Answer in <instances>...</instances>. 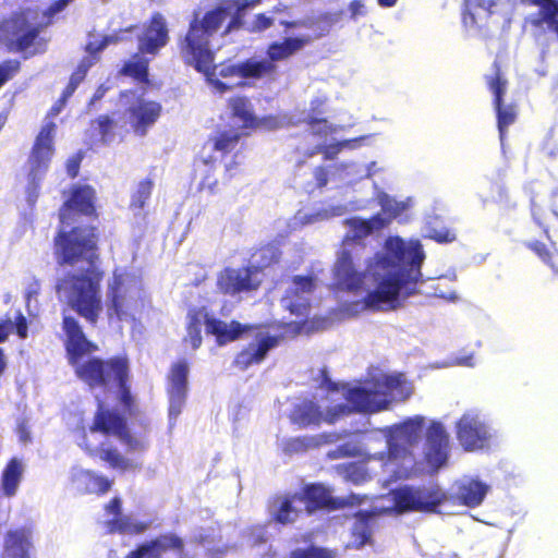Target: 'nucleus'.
Returning <instances> with one entry per match:
<instances>
[{
    "mask_svg": "<svg viewBox=\"0 0 558 558\" xmlns=\"http://www.w3.org/2000/svg\"><path fill=\"white\" fill-rule=\"evenodd\" d=\"M28 536L24 531L9 532L5 538L4 558H29Z\"/></svg>",
    "mask_w": 558,
    "mask_h": 558,
    "instance_id": "obj_37",
    "label": "nucleus"
},
{
    "mask_svg": "<svg viewBox=\"0 0 558 558\" xmlns=\"http://www.w3.org/2000/svg\"><path fill=\"white\" fill-rule=\"evenodd\" d=\"M208 312L205 307L192 310L187 315V333L184 338L185 343H189L193 350L202 344V327L207 328Z\"/></svg>",
    "mask_w": 558,
    "mask_h": 558,
    "instance_id": "obj_33",
    "label": "nucleus"
},
{
    "mask_svg": "<svg viewBox=\"0 0 558 558\" xmlns=\"http://www.w3.org/2000/svg\"><path fill=\"white\" fill-rule=\"evenodd\" d=\"M349 412L344 404L325 407L311 400H303L295 404L291 420L300 426L318 425L322 422L332 424Z\"/></svg>",
    "mask_w": 558,
    "mask_h": 558,
    "instance_id": "obj_12",
    "label": "nucleus"
},
{
    "mask_svg": "<svg viewBox=\"0 0 558 558\" xmlns=\"http://www.w3.org/2000/svg\"><path fill=\"white\" fill-rule=\"evenodd\" d=\"M435 294L439 298L449 300V301H456L458 299L457 294L454 292L445 293L442 291L435 292Z\"/></svg>",
    "mask_w": 558,
    "mask_h": 558,
    "instance_id": "obj_61",
    "label": "nucleus"
},
{
    "mask_svg": "<svg viewBox=\"0 0 558 558\" xmlns=\"http://www.w3.org/2000/svg\"><path fill=\"white\" fill-rule=\"evenodd\" d=\"M291 120L287 116H267L264 118L257 117V123L253 129H262L266 131H274L291 124Z\"/></svg>",
    "mask_w": 558,
    "mask_h": 558,
    "instance_id": "obj_45",
    "label": "nucleus"
},
{
    "mask_svg": "<svg viewBox=\"0 0 558 558\" xmlns=\"http://www.w3.org/2000/svg\"><path fill=\"white\" fill-rule=\"evenodd\" d=\"M364 500V498H360L357 495H351L349 498H348V504L353 506L355 504H361L362 501Z\"/></svg>",
    "mask_w": 558,
    "mask_h": 558,
    "instance_id": "obj_63",
    "label": "nucleus"
},
{
    "mask_svg": "<svg viewBox=\"0 0 558 558\" xmlns=\"http://www.w3.org/2000/svg\"><path fill=\"white\" fill-rule=\"evenodd\" d=\"M487 492L488 486L485 483L474 478H464L458 484L457 496L463 505L475 507L482 504Z\"/></svg>",
    "mask_w": 558,
    "mask_h": 558,
    "instance_id": "obj_30",
    "label": "nucleus"
},
{
    "mask_svg": "<svg viewBox=\"0 0 558 558\" xmlns=\"http://www.w3.org/2000/svg\"><path fill=\"white\" fill-rule=\"evenodd\" d=\"M350 11L353 17L364 14V3L361 0H354L350 4Z\"/></svg>",
    "mask_w": 558,
    "mask_h": 558,
    "instance_id": "obj_55",
    "label": "nucleus"
},
{
    "mask_svg": "<svg viewBox=\"0 0 558 558\" xmlns=\"http://www.w3.org/2000/svg\"><path fill=\"white\" fill-rule=\"evenodd\" d=\"M304 505V498L298 493L279 495L269 504V515L277 523L292 524L305 510Z\"/></svg>",
    "mask_w": 558,
    "mask_h": 558,
    "instance_id": "obj_18",
    "label": "nucleus"
},
{
    "mask_svg": "<svg viewBox=\"0 0 558 558\" xmlns=\"http://www.w3.org/2000/svg\"><path fill=\"white\" fill-rule=\"evenodd\" d=\"M95 191L81 186L73 191L71 198L60 211L62 229L54 239V255L59 265L76 266L86 264V268L64 276L57 290L62 300L87 322L95 324L102 311L100 283L104 272L95 265L96 235L93 228L77 227L65 231L75 213L90 215L94 211Z\"/></svg>",
    "mask_w": 558,
    "mask_h": 558,
    "instance_id": "obj_3",
    "label": "nucleus"
},
{
    "mask_svg": "<svg viewBox=\"0 0 558 558\" xmlns=\"http://www.w3.org/2000/svg\"><path fill=\"white\" fill-rule=\"evenodd\" d=\"M338 21V16H326V22H324L326 25L322 28L319 33L315 35V37H319L323 35V33L328 32L329 27L332 23Z\"/></svg>",
    "mask_w": 558,
    "mask_h": 558,
    "instance_id": "obj_57",
    "label": "nucleus"
},
{
    "mask_svg": "<svg viewBox=\"0 0 558 558\" xmlns=\"http://www.w3.org/2000/svg\"><path fill=\"white\" fill-rule=\"evenodd\" d=\"M242 134L235 129L217 130L205 142L201 157L205 163L217 159V154L225 155L232 151L238 145Z\"/></svg>",
    "mask_w": 558,
    "mask_h": 558,
    "instance_id": "obj_20",
    "label": "nucleus"
},
{
    "mask_svg": "<svg viewBox=\"0 0 558 558\" xmlns=\"http://www.w3.org/2000/svg\"><path fill=\"white\" fill-rule=\"evenodd\" d=\"M426 236H428L429 239H434L438 242H451L456 238L453 233L446 229H430L427 231Z\"/></svg>",
    "mask_w": 558,
    "mask_h": 558,
    "instance_id": "obj_50",
    "label": "nucleus"
},
{
    "mask_svg": "<svg viewBox=\"0 0 558 558\" xmlns=\"http://www.w3.org/2000/svg\"><path fill=\"white\" fill-rule=\"evenodd\" d=\"M62 329L65 333V348L69 361H76L82 354L97 350V345L88 341L78 322L71 315H63Z\"/></svg>",
    "mask_w": 558,
    "mask_h": 558,
    "instance_id": "obj_19",
    "label": "nucleus"
},
{
    "mask_svg": "<svg viewBox=\"0 0 558 558\" xmlns=\"http://www.w3.org/2000/svg\"><path fill=\"white\" fill-rule=\"evenodd\" d=\"M374 522L368 510H361L355 515L349 545L361 548L372 542Z\"/></svg>",
    "mask_w": 558,
    "mask_h": 558,
    "instance_id": "obj_32",
    "label": "nucleus"
},
{
    "mask_svg": "<svg viewBox=\"0 0 558 558\" xmlns=\"http://www.w3.org/2000/svg\"><path fill=\"white\" fill-rule=\"evenodd\" d=\"M345 213V206H329L316 209H301L289 221V231L298 230L304 226L314 225L328 220L332 217L341 216Z\"/></svg>",
    "mask_w": 558,
    "mask_h": 558,
    "instance_id": "obj_26",
    "label": "nucleus"
},
{
    "mask_svg": "<svg viewBox=\"0 0 558 558\" xmlns=\"http://www.w3.org/2000/svg\"><path fill=\"white\" fill-rule=\"evenodd\" d=\"M111 40V38L106 37L101 40L100 44L88 43L86 46V50L89 56L83 59L77 70L72 74L70 83L64 90L63 98L71 96L75 90L76 86L83 81L87 70L97 61L96 52L100 51Z\"/></svg>",
    "mask_w": 558,
    "mask_h": 558,
    "instance_id": "obj_29",
    "label": "nucleus"
},
{
    "mask_svg": "<svg viewBox=\"0 0 558 558\" xmlns=\"http://www.w3.org/2000/svg\"><path fill=\"white\" fill-rule=\"evenodd\" d=\"M20 68V63L15 60L7 61L0 65V86L10 80Z\"/></svg>",
    "mask_w": 558,
    "mask_h": 558,
    "instance_id": "obj_49",
    "label": "nucleus"
},
{
    "mask_svg": "<svg viewBox=\"0 0 558 558\" xmlns=\"http://www.w3.org/2000/svg\"><path fill=\"white\" fill-rule=\"evenodd\" d=\"M78 171V162L76 160H70L68 162V172L69 174L74 178L77 174Z\"/></svg>",
    "mask_w": 558,
    "mask_h": 558,
    "instance_id": "obj_60",
    "label": "nucleus"
},
{
    "mask_svg": "<svg viewBox=\"0 0 558 558\" xmlns=\"http://www.w3.org/2000/svg\"><path fill=\"white\" fill-rule=\"evenodd\" d=\"M311 558H337V550L329 549L326 547L312 546L308 548Z\"/></svg>",
    "mask_w": 558,
    "mask_h": 558,
    "instance_id": "obj_51",
    "label": "nucleus"
},
{
    "mask_svg": "<svg viewBox=\"0 0 558 558\" xmlns=\"http://www.w3.org/2000/svg\"><path fill=\"white\" fill-rule=\"evenodd\" d=\"M153 190L151 181L145 180L138 183L134 194L132 195L131 207L142 209L147 199L150 197Z\"/></svg>",
    "mask_w": 558,
    "mask_h": 558,
    "instance_id": "obj_44",
    "label": "nucleus"
},
{
    "mask_svg": "<svg viewBox=\"0 0 558 558\" xmlns=\"http://www.w3.org/2000/svg\"><path fill=\"white\" fill-rule=\"evenodd\" d=\"M262 0H228L221 8L205 14L202 20H195L181 46V53L186 63L203 72L213 88L225 93L234 87L245 85L247 78H262L275 71L272 61L283 60L301 50L312 40L311 36L287 38L283 43L272 44L268 49L270 60L248 59L234 64L214 66L211 40L218 29L227 22L225 33L240 24L242 11L254 8Z\"/></svg>",
    "mask_w": 558,
    "mask_h": 558,
    "instance_id": "obj_2",
    "label": "nucleus"
},
{
    "mask_svg": "<svg viewBox=\"0 0 558 558\" xmlns=\"http://www.w3.org/2000/svg\"><path fill=\"white\" fill-rule=\"evenodd\" d=\"M299 494L304 498V509L308 513L314 512L316 509L327 507L332 502L330 489L322 484L306 486Z\"/></svg>",
    "mask_w": 558,
    "mask_h": 558,
    "instance_id": "obj_34",
    "label": "nucleus"
},
{
    "mask_svg": "<svg viewBox=\"0 0 558 558\" xmlns=\"http://www.w3.org/2000/svg\"><path fill=\"white\" fill-rule=\"evenodd\" d=\"M281 24L286 25V26H289V27H307V23L306 22H292V23H288V22H284L282 21Z\"/></svg>",
    "mask_w": 558,
    "mask_h": 558,
    "instance_id": "obj_62",
    "label": "nucleus"
},
{
    "mask_svg": "<svg viewBox=\"0 0 558 558\" xmlns=\"http://www.w3.org/2000/svg\"><path fill=\"white\" fill-rule=\"evenodd\" d=\"M448 365L449 366L458 365V366L473 367L474 359H473V355L461 356V357H457L452 363H450Z\"/></svg>",
    "mask_w": 558,
    "mask_h": 558,
    "instance_id": "obj_53",
    "label": "nucleus"
},
{
    "mask_svg": "<svg viewBox=\"0 0 558 558\" xmlns=\"http://www.w3.org/2000/svg\"><path fill=\"white\" fill-rule=\"evenodd\" d=\"M315 288L312 277L295 276L282 298V306L296 316H306L308 312V295Z\"/></svg>",
    "mask_w": 558,
    "mask_h": 558,
    "instance_id": "obj_16",
    "label": "nucleus"
},
{
    "mask_svg": "<svg viewBox=\"0 0 558 558\" xmlns=\"http://www.w3.org/2000/svg\"><path fill=\"white\" fill-rule=\"evenodd\" d=\"M147 304L143 280L134 270L117 267L107 280L106 307L109 318L135 320Z\"/></svg>",
    "mask_w": 558,
    "mask_h": 558,
    "instance_id": "obj_7",
    "label": "nucleus"
},
{
    "mask_svg": "<svg viewBox=\"0 0 558 558\" xmlns=\"http://www.w3.org/2000/svg\"><path fill=\"white\" fill-rule=\"evenodd\" d=\"M147 65L148 61L145 58L135 56L124 65L123 73L143 82L147 76Z\"/></svg>",
    "mask_w": 558,
    "mask_h": 558,
    "instance_id": "obj_42",
    "label": "nucleus"
},
{
    "mask_svg": "<svg viewBox=\"0 0 558 558\" xmlns=\"http://www.w3.org/2000/svg\"><path fill=\"white\" fill-rule=\"evenodd\" d=\"M70 483L78 493L102 495L110 490L112 481L94 471L73 466L70 470Z\"/></svg>",
    "mask_w": 558,
    "mask_h": 558,
    "instance_id": "obj_24",
    "label": "nucleus"
},
{
    "mask_svg": "<svg viewBox=\"0 0 558 558\" xmlns=\"http://www.w3.org/2000/svg\"><path fill=\"white\" fill-rule=\"evenodd\" d=\"M457 437L465 450L473 451L484 448L490 434L480 415L468 411L457 422Z\"/></svg>",
    "mask_w": 558,
    "mask_h": 558,
    "instance_id": "obj_14",
    "label": "nucleus"
},
{
    "mask_svg": "<svg viewBox=\"0 0 558 558\" xmlns=\"http://www.w3.org/2000/svg\"><path fill=\"white\" fill-rule=\"evenodd\" d=\"M257 268H227L217 278V287L227 294H236L257 289L260 283Z\"/></svg>",
    "mask_w": 558,
    "mask_h": 558,
    "instance_id": "obj_15",
    "label": "nucleus"
},
{
    "mask_svg": "<svg viewBox=\"0 0 558 558\" xmlns=\"http://www.w3.org/2000/svg\"><path fill=\"white\" fill-rule=\"evenodd\" d=\"M54 131V122L48 121L43 125L36 138V143L29 158L28 184L26 187V201L29 205H34L38 198L39 183L53 153L52 140Z\"/></svg>",
    "mask_w": 558,
    "mask_h": 558,
    "instance_id": "obj_9",
    "label": "nucleus"
},
{
    "mask_svg": "<svg viewBox=\"0 0 558 558\" xmlns=\"http://www.w3.org/2000/svg\"><path fill=\"white\" fill-rule=\"evenodd\" d=\"M8 367V357L4 350L0 348V376L5 372Z\"/></svg>",
    "mask_w": 558,
    "mask_h": 558,
    "instance_id": "obj_59",
    "label": "nucleus"
},
{
    "mask_svg": "<svg viewBox=\"0 0 558 558\" xmlns=\"http://www.w3.org/2000/svg\"><path fill=\"white\" fill-rule=\"evenodd\" d=\"M99 524L107 533L128 535L143 533L149 526L147 522L140 521L134 515L123 514L120 497H114L105 505Z\"/></svg>",
    "mask_w": 558,
    "mask_h": 558,
    "instance_id": "obj_13",
    "label": "nucleus"
},
{
    "mask_svg": "<svg viewBox=\"0 0 558 558\" xmlns=\"http://www.w3.org/2000/svg\"><path fill=\"white\" fill-rule=\"evenodd\" d=\"M123 434L122 435H113V437L121 440L126 445L129 451H142L146 448V442L144 439L136 438L132 436L125 425V421L123 420Z\"/></svg>",
    "mask_w": 558,
    "mask_h": 558,
    "instance_id": "obj_47",
    "label": "nucleus"
},
{
    "mask_svg": "<svg viewBox=\"0 0 558 558\" xmlns=\"http://www.w3.org/2000/svg\"><path fill=\"white\" fill-rule=\"evenodd\" d=\"M187 374L189 364L185 361H180L172 365L169 374V388L168 391H187Z\"/></svg>",
    "mask_w": 558,
    "mask_h": 558,
    "instance_id": "obj_40",
    "label": "nucleus"
},
{
    "mask_svg": "<svg viewBox=\"0 0 558 558\" xmlns=\"http://www.w3.org/2000/svg\"><path fill=\"white\" fill-rule=\"evenodd\" d=\"M12 331V320L0 323V343L4 342Z\"/></svg>",
    "mask_w": 558,
    "mask_h": 558,
    "instance_id": "obj_54",
    "label": "nucleus"
},
{
    "mask_svg": "<svg viewBox=\"0 0 558 558\" xmlns=\"http://www.w3.org/2000/svg\"><path fill=\"white\" fill-rule=\"evenodd\" d=\"M444 498V493L436 486L424 488L402 487L399 488L397 494V500L405 502L408 511H434Z\"/></svg>",
    "mask_w": 558,
    "mask_h": 558,
    "instance_id": "obj_17",
    "label": "nucleus"
},
{
    "mask_svg": "<svg viewBox=\"0 0 558 558\" xmlns=\"http://www.w3.org/2000/svg\"><path fill=\"white\" fill-rule=\"evenodd\" d=\"M426 425L424 416L415 415L366 435L363 444L349 441L328 456L332 459L356 457L378 461L386 472L402 477L408 473L414 449L426 429L425 459L430 466L438 469L447 460L448 435L440 423L429 422Z\"/></svg>",
    "mask_w": 558,
    "mask_h": 558,
    "instance_id": "obj_4",
    "label": "nucleus"
},
{
    "mask_svg": "<svg viewBox=\"0 0 558 558\" xmlns=\"http://www.w3.org/2000/svg\"><path fill=\"white\" fill-rule=\"evenodd\" d=\"M97 129L104 143L111 142L114 138L116 122L108 117H100L97 122Z\"/></svg>",
    "mask_w": 558,
    "mask_h": 558,
    "instance_id": "obj_48",
    "label": "nucleus"
},
{
    "mask_svg": "<svg viewBox=\"0 0 558 558\" xmlns=\"http://www.w3.org/2000/svg\"><path fill=\"white\" fill-rule=\"evenodd\" d=\"M13 327L15 328L16 333L21 339L27 338V336H28L27 322H26V318L22 314H19L17 317L15 318V320L12 322V328Z\"/></svg>",
    "mask_w": 558,
    "mask_h": 558,
    "instance_id": "obj_52",
    "label": "nucleus"
},
{
    "mask_svg": "<svg viewBox=\"0 0 558 558\" xmlns=\"http://www.w3.org/2000/svg\"><path fill=\"white\" fill-rule=\"evenodd\" d=\"M361 177H372L377 172L376 162H371L365 170L356 171Z\"/></svg>",
    "mask_w": 558,
    "mask_h": 558,
    "instance_id": "obj_56",
    "label": "nucleus"
},
{
    "mask_svg": "<svg viewBox=\"0 0 558 558\" xmlns=\"http://www.w3.org/2000/svg\"><path fill=\"white\" fill-rule=\"evenodd\" d=\"M277 344V337L270 336L267 331H258L247 348L236 355L234 364L241 369L258 364L265 359L268 351Z\"/></svg>",
    "mask_w": 558,
    "mask_h": 558,
    "instance_id": "obj_23",
    "label": "nucleus"
},
{
    "mask_svg": "<svg viewBox=\"0 0 558 558\" xmlns=\"http://www.w3.org/2000/svg\"><path fill=\"white\" fill-rule=\"evenodd\" d=\"M286 9L281 3L274 7L270 11L271 14L280 13ZM274 23V15L265 13L256 14L252 21L247 23V29L251 32H262L269 28Z\"/></svg>",
    "mask_w": 558,
    "mask_h": 558,
    "instance_id": "obj_41",
    "label": "nucleus"
},
{
    "mask_svg": "<svg viewBox=\"0 0 558 558\" xmlns=\"http://www.w3.org/2000/svg\"><path fill=\"white\" fill-rule=\"evenodd\" d=\"M23 472L24 465L19 459L14 458L8 463L1 478L2 489L7 496L11 497L15 495Z\"/></svg>",
    "mask_w": 558,
    "mask_h": 558,
    "instance_id": "obj_36",
    "label": "nucleus"
},
{
    "mask_svg": "<svg viewBox=\"0 0 558 558\" xmlns=\"http://www.w3.org/2000/svg\"><path fill=\"white\" fill-rule=\"evenodd\" d=\"M95 397L98 401V411L87 428L77 425L74 430L75 442L88 456L99 458L112 469L123 472L138 469L137 461L122 456L110 442L113 435L123 434V417L116 410H110L106 400L100 398V393L96 392Z\"/></svg>",
    "mask_w": 558,
    "mask_h": 558,
    "instance_id": "obj_5",
    "label": "nucleus"
},
{
    "mask_svg": "<svg viewBox=\"0 0 558 558\" xmlns=\"http://www.w3.org/2000/svg\"><path fill=\"white\" fill-rule=\"evenodd\" d=\"M161 113V106L156 101L137 98L129 109V123L141 136L155 124Z\"/></svg>",
    "mask_w": 558,
    "mask_h": 558,
    "instance_id": "obj_22",
    "label": "nucleus"
},
{
    "mask_svg": "<svg viewBox=\"0 0 558 558\" xmlns=\"http://www.w3.org/2000/svg\"><path fill=\"white\" fill-rule=\"evenodd\" d=\"M399 489L389 493L386 496H380L375 499V504L372 507L371 514H381L390 512H404L408 511L405 502H399L397 500V494Z\"/></svg>",
    "mask_w": 558,
    "mask_h": 558,
    "instance_id": "obj_39",
    "label": "nucleus"
},
{
    "mask_svg": "<svg viewBox=\"0 0 558 558\" xmlns=\"http://www.w3.org/2000/svg\"><path fill=\"white\" fill-rule=\"evenodd\" d=\"M343 246L357 242L389 225L383 215L368 220H347ZM425 254L417 240L404 241L399 236L386 240L381 251L367 262L363 272L355 267L352 254L347 250L338 256L333 267L336 284L353 292L361 299L341 306L342 317H352L366 310L388 311L399 305L400 296L414 292L413 286L421 277V265Z\"/></svg>",
    "mask_w": 558,
    "mask_h": 558,
    "instance_id": "obj_1",
    "label": "nucleus"
},
{
    "mask_svg": "<svg viewBox=\"0 0 558 558\" xmlns=\"http://www.w3.org/2000/svg\"><path fill=\"white\" fill-rule=\"evenodd\" d=\"M247 329L250 326H242L238 322L226 323L208 315L207 333L214 335L219 345L234 341Z\"/></svg>",
    "mask_w": 558,
    "mask_h": 558,
    "instance_id": "obj_28",
    "label": "nucleus"
},
{
    "mask_svg": "<svg viewBox=\"0 0 558 558\" xmlns=\"http://www.w3.org/2000/svg\"><path fill=\"white\" fill-rule=\"evenodd\" d=\"M169 392V418L170 422H174L178 416L181 414L186 392H180V391H168Z\"/></svg>",
    "mask_w": 558,
    "mask_h": 558,
    "instance_id": "obj_46",
    "label": "nucleus"
},
{
    "mask_svg": "<svg viewBox=\"0 0 558 558\" xmlns=\"http://www.w3.org/2000/svg\"><path fill=\"white\" fill-rule=\"evenodd\" d=\"M324 104V100H315L311 105V111L303 119L305 123L308 124L310 132L312 135L318 138L317 148L320 149L324 147L328 135L337 133L339 129L338 125H333L329 123L326 119L320 117V112L317 110L319 106ZM366 136H362L359 138L345 140L339 142L335 145L325 146V156L327 158H333L341 149L349 148L354 149L361 145V142L366 140Z\"/></svg>",
    "mask_w": 558,
    "mask_h": 558,
    "instance_id": "obj_11",
    "label": "nucleus"
},
{
    "mask_svg": "<svg viewBox=\"0 0 558 558\" xmlns=\"http://www.w3.org/2000/svg\"><path fill=\"white\" fill-rule=\"evenodd\" d=\"M338 437L333 434H323L318 436H308L290 439L286 445V451L298 452L308 448H315L322 444L333 442Z\"/></svg>",
    "mask_w": 558,
    "mask_h": 558,
    "instance_id": "obj_38",
    "label": "nucleus"
},
{
    "mask_svg": "<svg viewBox=\"0 0 558 558\" xmlns=\"http://www.w3.org/2000/svg\"><path fill=\"white\" fill-rule=\"evenodd\" d=\"M331 384L326 383L329 392L328 399L336 402L342 396L352 410L357 412H378L389 409L397 401L408 399L412 393V386L403 375H388L378 372L356 386H342L331 389Z\"/></svg>",
    "mask_w": 558,
    "mask_h": 558,
    "instance_id": "obj_6",
    "label": "nucleus"
},
{
    "mask_svg": "<svg viewBox=\"0 0 558 558\" xmlns=\"http://www.w3.org/2000/svg\"><path fill=\"white\" fill-rule=\"evenodd\" d=\"M376 189V198L381 207V214L389 222L412 206V199L397 201L381 190Z\"/></svg>",
    "mask_w": 558,
    "mask_h": 558,
    "instance_id": "obj_35",
    "label": "nucleus"
},
{
    "mask_svg": "<svg viewBox=\"0 0 558 558\" xmlns=\"http://www.w3.org/2000/svg\"><path fill=\"white\" fill-rule=\"evenodd\" d=\"M290 558H311L310 549H295L291 553Z\"/></svg>",
    "mask_w": 558,
    "mask_h": 558,
    "instance_id": "obj_58",
    "label": "nucleus"
},
{
    "mask_svg": "<svg viewBox=\"0 0 558 558\" xmlns=\"http://www.w3.org/2000/svg\"><path fill=\"white\" fill-rule=\"evenodd\" d=\"M541 21L558 32V2L542 0L539 10Z\"/></svg>",
    "mask_w": 558,
    "mask_h": 558,
    "instance_id": "obj_43",
    "label": "nucleus"
},
{
    "mask_svg": "<svg viewBox=\"0 0 558 558\" xmlns=\"http://www.w3.org/2000/svg\"><path fill=\"white\" fill-rule=\"evenodd\" d=\"M68 4V0H62L58 3H56L54 7L51 8L52 12L56 13V12H59L61 11L65 5Z\"/></svg>",
    "mask_w": 558,
    "mask_h": 558,
    "instance_id": "obj_64",
    "label": "nucleus"
},
{
    "mask_svg": "<svg viewBox=\"0 0 558 558\" xmlns=\"http://www.w3.org/2000/svg\"><path fill=\"white\" fill-rule=\"evenodd\" d=\"M228 109L243 129H252L257 123V116L254 113L253 105L247 97L236 96L228 100Z\"/></svg>",
    "mask_w": 558,
    "mask_h": 558,
    "instance_id": "obj_31",
    "label": "nucleus"
},
{
    "mask_svg": "<svg viewBox=\"0 0 558 558\" xmlns=\"http://www.w3.org/2000/svg\"><path fill=\"white\" fill-rule=\"evenodd\" d=\"M168 39L166 25L160 15L154 16L150 25L140 38V49L143 52L155 53L165 46Z\"/></svg>",
    "mask_w": 558,
    "mask_h": 558,
    "instance_id": "obj_27",
    "label": "nucleus"
},
{
    "mask_svg": "<svg viewBox=\"0 0 558 558\" xmlns=\"http://www.w3.org/2000/svg\"><path fill=\"white\" fill-rule=\"evenodd\" d=\"M182 541L173 535H165L141 546L126 558H182Z\"/></svg>",
    "mask_w": 558,
    "mask_h": 558,
    "instance_id": "obj_21",
    "label": "nucleus"
},
{
    "mask_svg": "<svg viewBox=\"0 0 558 558\" xmlns=\"http://www.w3.org/2000/svg\"><path fill=\"white\" fill-rule=\"evenodd\" d=\"M37 27L28 23L25 14L7 20L0 26V40L9 50L34 54L38 51Z\"/></svg>",
    "mask_w": 558,
    "mask_h": 558,
    "instance_id": "obj_10",
    "label": "nucleus"
},
{
    "mask_svg": "<svg viewBox=\"0 0 558 558\" xmlns=\"http://www.w3.org/2000/svg\"><path fill=\"white\" fill-rule=\"evenodd\" d=\"M87 354L77 356L76 361H69L75 368V373L80 379L86 383L93 390L102 389L106 400H117L123 407L128 405V389L125 379L128 376V363L123 359H114L104 362L98 359L86 357Z\"/></svg>",
    "mask_w": 558,
    "mask_h": 558,
    "instance_id": "obj_8",
    "label": "nucleus"
},
{
    "mask_svg": "<svg viewBox=\"0 0 558 558\" xmlns=\"http://www.w3.org/2000/svg\"><path fill=\"white\" fill-rule=\"evenodd\" d=\"M489 87L495 96V107L497 111L498 129L501 142L505 138L507 128L515 121L517 110L512 105H502L501 97L506 90V82L496 73V77L489 82Z\"/></svg>",
    "mask_w": 558,
    "mask_h": 558,
    "instance_id": "obj_25",
    "label": "nucleus"
}]
</instances>
